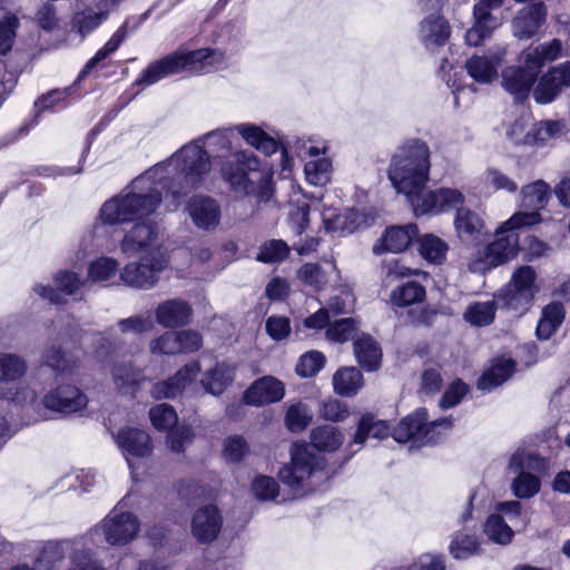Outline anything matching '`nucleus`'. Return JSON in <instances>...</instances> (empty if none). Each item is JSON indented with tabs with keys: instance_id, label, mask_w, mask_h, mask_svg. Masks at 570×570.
<instances>
[{
	"instance_id": "obj_1",
	"label": "nucleus",
	"mask_w": 570,
	"mask_h": 570,
	"mask_svg": "<svg viewBox=\"0 0 570 570\" xmlns=\"http://www.w3.org/2000/svg\"><path fill=\"white\" fill-rule=\"evenodd\" d=\"M209 170L208 153L198 142L187 144L134 179L121 194L105 202L100 219L108 225L144 219L158 208L163 189L170 191L178 206L183 196L203 184Z\"/></svg>"
},
{
	"instance_id": "obj_2",
	"label": "nucleus",
	"mask_w": 570,
	"mask_h": 570,
	"mask_svg": "<svg viewBox=\"0 0 570 570\" xmlns=\"http://www.w3.org/2000/svg\"><path fill=\"white\" fill-rule=\"evenodd\" d=\"M431 168L429 146L419 139H410L393 155L389 168V179L397 193L412 195L423 188Z\"/></svg>"
},
{
	"instance_id": "obj_3",
	"label": "nucleus",
	"mask_w": 570,
	"mask_h": 570,
	"mask_svg": "<svg viewBox=\"0 0 570 570\" xmlns=\"http://www.w3.org/2000/svg\"><path fill=\"white\" fill-rule=\"evenodd\" d=\"M562 45L558 39L538 47H530L522 52L523 67H508L502 72V86L515 100L528 97L541 68L557 59Z\"/></svg>"
},
{
	"instance_id": "obj_4",
	"label": "nucleus",
	"mask_w": 570,
	"mask_h": 570,
	"mask_svg": "<svg viewBox=\"0 0 570 570\" xmlns=\"http://www.w3.org/2000/svg\"><path fill=\"white\" fill-rule=\"evenodd\" d=\"M222 55L210 49L195 51H175L163 59L151 62L136 80V85L148 87L157 81L184 71L200 72L209 70Z\"/></svg>"
},
{
	"instance_id": "obj_5",
	"label": "nucleus",
	"mask_w": 570,
	"mask_h": 570,
	"mask_svg": "<svg viewBox=\"0 0 570 570\" xmlns=\"http://www.w3.org/2000/svg\"><path fill=\"white\" fill-rule=\"evenodd\" d=\"M139 531V521L130 512L115 508L91 531L92 541H105L110 546H125L135 539Z\"/></svg>"
},
{
	"instance_id": "obj_6",
	"label": "nucleus",
	"mask_w": 570,
	"mask_h": 570,
	"mask_svg": "<svg viewBox=\"0 0 570 570\" xmlns=\"http://www.w3.org/2000/svg\"><path fill=\"white\" fill-rule=\"evenodd\" d=\"M519 250V236L517 233L499 235L495 230V239L479 249L469 261L468 268L472 273H485L493 267L513 258Z\"/></svg>"
},
{
	"instance_id": "obj_7",
	"label": "nucleus",
	"mask_w": 570,
	"mask_h": 570,
	"mask_svg": "<svg viewBox=\"0 0 570 570\" xmlns=\"http://www.w3.org/2000/svg\"><path fill=\"white\" fill-rule=\"evenodd\" d=\"M452 426L449 417L428 422V412L425 409H417L413 414L404 417L393 431V439L399 443H405L414 436L426 443L436 442L440 431H448Z\"/></svg>"
},
{
	"instance_id": "obj_8",
	"label": "nucleus",
	"mask_w": 570,
	"mask_h": 570,
	"mask_svg": "<svg viewBox=\"0 0 570 570\" xmlns=\"http://www.w3.org/2000/svg\"><path fill=\"white\" fill-rule=\"evenodd\" d=\"M167 265L166 253L161 248L153 249L139 263L127 264L120 272V278L130 287L148 289L158 283L159 274Z\"/></svg>"
},
{
	"instance_id": "obj_9",
	"label": "nucleus",
	"mask_w": 570,
	"mask_h": 570,
	"mask_svg": "<svg viewBox=\"0 0 570 570\" xmlns=\"http://www.w3.org/2000/svg\"><path fill=\"white\" fill-rule=\"evenodd\" d=\"M544 468V461L537 454L524 450L515 451L509 462V470L519 473L512 483V490L518 498L533 497L540 489L539 479L527 470H540Z\"/></svg>"
},
{
	"instance_id": "obj_10",
	"label": "nucleus",
	"mask_w": 570,
	"mask_h": 570,
	"mask_svg": "<svg viewBox=\"0 0 570 570\" xmlns=\"http://www.w3.org/2000/svg\"><path fill=\"white\" fill-rule=\"evenodd\" d=\"M291 463L278 475L291 488L303 485L312 475L323 469L322 459L305 444H294Z\"/></svg>"
},
{
	"instance_id": "obj_11",
	"label": "nucleus",
	"mask_w": 570,
	"mask_h": 570,
	"mask_svg": "<svg viewBox=\"0 0 570 570\" xmlns=\"http://www.w3.org/2000/svg\"><path fill=\"white\" fill-rule=\"evenodd\" d=\"M538 286L535 272L531 266H521L512 274L507 285L504 299L509 307L520 311L525 309L533 301Z\"/></svg>"
},
{
	"instance_id": "obj_12",
	"label": "nucleus",
	"mask_w": 570,
	"mask_h": 570,
	"mask_svg": "<svg viewBox=\"0 0 570 570\" xmlns=\"http://www.w3.org/2000/svg\"><path fill=\"white\" fill-rule=\"evenodd\" d=\"M225 179L230 187L245 195L255 190V184L263 180L264 174L258 170V160L254 155L237 156V165L223 169Z\"/></svg>"
},
{
	"instance_id": "obj_13",
	"label": "nucleus",
	"mask_w": 570,
	"mask_h": 570,
	"mask_svg": "<svg viewBox=\"0 0 570 570\" xmlns=\"http://www.w3.org/2000/svg\"><path fill=\"white\" fill-rule=\"evenodd\" d=\"M42 404L50 411L69 415L85 410L88 397L76 385L61 384L43 395Z\"/></svg>"
},
{
	"instance_id": "obj_14",
	"label": "nucleus",
	"mask_w": 570,
	"mask_h": 570,
	"mask_svg": "<svg viewBox=\"0 0 570 570\" xmlns=\"http://www.w3.org/2000/svg\"><path fill=\"white\" fill-rule=\"evenodd\" d=\"M185 212L194 226L205 232L216 229L222 218L219 203L215 198L205 195H196L189 198Z\"/></svg>"
},
{
	"instance_id": "obj_15",
	"label": "nucleus",
	"mask_w": 570,
	"mask_h": 570,
	"mask_svg": "<svg viewBox=\"0 0 570 570\" xmlns=\"http://www.w3.org/2000/svg\"><path fill=\"white\" fill-rule=\"evenodd\" d=\"M114 438L130 468L134 459L147 458L154 449L149 434L137 428H121Z\"/></svg>"
},
{
	"instance_id": "obj_16",
	"label": "nucleus",
	"mask_w": 570,
	"mask_h": 570,
	"mask_svg": "<svg viewBox=\"0 0 570 570\" xmlns=\"http://www.w3.org/2000/svg\"><path fill=\"white\" fill-rule=\"evenodd\" d=\"M568 87H570V61L551 68L539 81L533 97L539 104H549L563 88Z\"/></svg>"
},
{
	"instance_id": "obj_17",
	"label": "nucleus",
	"mask_w": 570,
	"mask_h": 570,
	"mask_svg": "<svg viewBox=\"0 0 570 570\" xmlns=\"http://www.w3.org/2000/svg\"><path fill=\"white\" fill-rule=\"evenodd\" d=\"M200 371L202 367L199 362H189L167 381H160L154 384L150 393L153 397L157 400L175 397L198 376Z\"/></svg>"
},
{
	"instance_id": "obj_18",
	"label": "nucleus",
	"mask_w": 570,
	"mask_h": 570,
	"mask_svg": "<svg viewBox=\"0 0 570 570\" xmlns=\"http://www.w3.org/2000/svg\"><path fill=\"white\" fill-rule=\"evenodd\" d=\"M110 377L115 391L128 396H135L146 381L142 370L129 361L115 362L110 368Z\"/></svg>"
},
{
	"instance_id": "obj_19",
	"label": "nucleus",
	"mask_w": 570,
	"mask_h": 570,
	"mask_svg": "<svg viewBox=\"0 0 570 570\" xmlns=\"http://www.w3.org/2000/svg\"><path fill=\"white\" fill-rule=\"evenodd\" d=\"M505 49L498 48L487 56H472L465 62V69L469 76L479 83H491L498 78V70L501 67Z\"/></svg>"
},
{
	"instance_id": "obj_20",
	"label": "nucleus",
	"mask_w": 570,
	"mask_h": 570,
	"mask_svg": "<svg viewBox=\"0 0 570 570\" xmlns=\"http://www.w3.org/2000/svg\"><path fill=\"white\" fill-rule=\"evenodd\" d=\"M156 238L157 232L151 223H137L125 234L120 242V250L129 257L142 252L148 254L158 248L154 246Z\"/></svg>"
},
{
	"instance_id": "obj_21",
	"label": "nucleus",
	"mask_w": 570,
	"mask_h": 570,
	"mask_svg": "<svg viewBox=\"0 0 570 570\" xmlns=\"http://www.w3.org/2000/svg\"><path fill=\"white\" fill-rule=\"evenodd\" d=\"M285 395V386L274 376H264L255 381L245 392L244 400L249 405H265L281 401Z\"/></svg>"
},
{
	"instance_id": "obj_22",
	"label": "nucleus",
	"mask_w": 570,
	"mask_h": 570,
	"mask_svg": "<svg viewBox=\"0 0 570 570\" xmlns=\"http://www.w3.org/2000/svg\"><path fill=\"white\" fill-rule=\"evenodd\" d=\"M547 18V8L544 3L537 2L523 7L512 21L513 35L519 39H529L533 37Z\"/></svg>"
},
{
	"instance_id": "obj_23",
	"label": "nucleus",
	"mask_w": 570,
	"mask_h": 570,
	"mask_svg": "<svg viewBox=\"0 0 570 570\" xmlns=\"http://www.w3.org/2000/svg\"><path fill=\"white\" fill-rule=\"evenodd\" d=\"M193 308L190 304L180 298L167 299L160 303L155 317L157 323L166 328H175L187 325L190 322Z\"/></svg>"
},
{
	"instance_id": "obj_24",
	"label": "nucleus",
	"mask_w": 570,
	"mask_h": 570,
	"mask_svg": "<svg viewBox=\"0 0 570 570\" xmlns=\"http://www.w3.org/2000/svg\"><path fill=\"white\" fill-rule=\"evenodd\" d=\"M222 515L214 505H206L196 511L191 522V533L200 542H210L219 533Z\"/></svg>"
},
{
	"instance_id": "obj_25",
	"label": "nucleus",
	"mask_w": 570,
	"mask_h": 570,
	"mask_svg": "<svg viewBox=\"0 0 570 570\" xmlns=\"http://www.w3.org/2000/svg\"><path fill=\"white\" fill-rule=\"evenodd\" d=\"M454 230L463 242H474L488 235L484 219L470 208H458L454 218Z\"/></svg>"
},
{
	"instance_id": "obj_26",
	"label": "nucleus",
	"mask_w": 570,
	"mask_h": 570,
	"mask_svg": "<svg viewBox=\"0 0 570 570\" xmlns=\"http://www.w3.org/2000/svg\"><path fill=\"white\" fill-rule=\"evenodd\" d=\"M450 35L449 22L439 13H432L421 21L419 36L426 49L444 46Z\"/></svg>"
},
{
	"instance_id": "obj_27",
	"label": "nucleus",
	"mask_w": 570,
	"mask_h": 570,
	"mask_svg": "<svg viewBox=\"0 0 570 570\" xmlns=\"http://www.w3.org/2000/svg\"><path fill=\"white\" fill-rule=\"evenodd\" d=\"M417 235V227L414 224L405 226H393L387 228L380 242L374 246L375 254L384 250L399 253L404 250L411 240Z\"/></svg>"
},
{
	"instance_id": "obj_28",
	"label": "nucleus",
	"mask_w": 570,
	"mask_h": 570,
	"mask_svg": "<svg viewBox=\"0 0 570 570\" xmlns=\"http://www.w3.org/2000/svg\"><path fill=\"white\" fill-rule=\"evenodd\" d=\"M72 549L69 541H48L41 544L36 558L37 570H53Z\"/></svg>"
},
{
	"instance_id": "obj_29",
	"label": "nucleus",
	"mask_w": 570,
	"mask_h": 570,
	"mask_svg": "<svg viewBox=\"0 0 570 570\" xmlns=\"http://www.w3.org/2000/svg\"><path fill=\"white\" fill-rule=\"evenodd\" d=\"M550 199V186L543 180H535L520 190V207L540 213Z\"/></svg>"
},
{
	"instance_id": "obj_30",
	"label": "nucleus",
	"mask_w": 570,
	"mask_h": 570,
	"mask_svg": "<svg viewBox=\"0 0 570 570\" xmlns=\"http://www.w3.org/2000/svg\"><path fill=\"white\" fill-rule=\"evenodd\" d=\"M515 364L510 358L494 360L490 368H488L478 381V387L483 391L492 389L504 383L513 373Z\"/></svg>"
},
{
	"instance_id": "obj_31",
	"label": "nucleus",
	"mask_w": 570,
	"mask_h": 570,
	"mask_svg": "<svg viewBox=\"0 0 570 570\" xmlns=\"http://www.w3.org/2000/svg\"><path fill=\"white\" fill-rule=\"evenodd\" d=\"M354 353L360 365L366 371H374L380 366L382 352L372 336H360L354 343Z\"/></svg>"
},
{
	"instance_id": "obj_32",
	"label": "nucleus",
	"mask_w": 570,
	"mask_h": 570,
	"mask_svg": "<svg viewBox=\"0 0 570 570\" xmlns=\"http://www.w3.org/2000/svg\"><path fill=\"white\" fill-rule=\"evenodd\" d=\"M308 154L316 158L305 164L304 171L307 181L315 186L326 184L330 180L331 160L326 157H318L320 149L317 147H311Z\"/></svg>"
},
{
	"instance_id": "obj_33",
	"label": "nucleus",
	"mask_w": 570,
	"mask_h": 570,
	"mask_svg": "<svg viewBox=\"0 0 570 570\" xmlns=\"http://www.w3.org/2000/svg\"><path fill=\"white\" fill-rule=\"evenodd\" d=\"M333 385L337 394L353 396L363 385V375L355 367L340 368L333 375Z\"/></svg>"
},
{
	"instance_id": "obj_34",
	"label": "nucleus",
	"mask_w": 570,
	"mask_h": 570,
	"mask_svg": "<svg viewBox=\"0 0 570 570\" xmlns=\"http://www.w3.org/2000/svg\"><path fill=\"white\" fill-rule=\"evenodd\" d=\"M425 294V288L421 284L407 282L391 292L390 302L393 306L406 307L423 302Z\"/></svg>"
},
{
	"instance_id": "obj_35",
	"label": "nucleus",
	"mask_w": 570,
	"mask_h": 570,
	"mask_svg": "<svg viewBox=\"0 0 570 570\" xmlns=\"http://www.w3.org/2000/svg\"><path fill=\"white\" fill-rule=\"evenodd\" d=\"M232 380V366L222 363L217 364L214 368L205 373L204 377L202 379V384L208 393L219 395L224 392Z\"/></svg>"
},
{
	"instance_id": "obj_36",
	"label": "nucleus",
	"mask_w": 570,
	"mask_h": 570,
	"mask_svg": "<svg viewBox=\"0 0 570 570\" xmlns=\"http://www.w3.org/2000/svg\"><path fill=\"white\" fill-rule=\"evenodd\" d=\"M41 363L50 367L58 376L71 375L76 366L75 361L57 346H49L43 351Z\"/></svg>"
},
{
	"instance_id": "obj_37",
	"label": "nucleus",
	"mask_w": 570,
	"mask_h": 570,
	"mask_svg": "<svg viewBox=\"0 0 570 570\" xmlns=\"http://www.w3.org/2000/svg\"><path fill=\"white\" fill-rule=\"evenodd\" d=\"M563 320V307L560 303H551L542 311L537 326V335L548 340L557 331Z\"/></svg>"
},
{
	"instance_id": "obj_38",
	"label": "nucleus",
	"mask_w": 570,
	"mask_h": 570,
	"mask_svg": "<svg viewBox=\"0 0 570 570\" xmlns=\"http://www.w3.org/2000/svg\"><path fill=\"white\" fill-rule=\"evenodd\" d=\"M26 360L14 353H0V382H16L27 373Z\"/></svg>"
},
{
	"instance_id": "obj_39",
	"label": "nucleus",
	"mask_w": 570,
	"mask_h": 570,
	"mask_svg": "<svg viewBox=\"0 0 570 570\" xmlns=\"http://www.w3.org/2000/svg\"><path fill=\"white\" fill-rule=\"evenodd\" d=\"M411 203L415 215L439 214V190H426L425 186L412 195H405Z\"/></svg>"
},
{
	"instance_id": "obj_40",
	"label": "nucleus",
	"mask_w": 570,
	"mask_h": 570,
	"mask_svg": "<svg viewBox=\"0 0 570 570\" xmlns=\"http://www.w3.org/2000/svg\"><path fill=\"white\" fill-rule=\"evenodd\" d=\"M497 312L494 301L475 302L468 306L463 314V318L472 326H487L490 325Z\"/></svg>"
},
{
	"instance_id": "obj_41",
	"label": "nucleus",
	"mask_w": 570,
	"mask_h": 570,
	"mask_svg": "<svg viewBox=\"0 0 570 570\" xmlns=\"http://www.w3.org/2000/svg\"><path fill=\"white\" fill-rule=\"evenodd\" d=\"M508 139L515 145H533L537 144L534 131V122L530 116H522L517 119L507 129Z\"/></svg>"
},
{
	"instance_id": "obj_42",
	"label": "nucleus",
	"mask_w": 570,
	"mask_h": 570,
	"mask_svg": "<svg viewBox=\"0 0 570 570\" xmlns=\"http://www.w3.org/2000/svg\"><path fill=\"white\" fill-rule=\"evenodd\" d=\"M238 131L249 145L265 155H272L278 148L276 140L268 137L259 127L242 125Z\"/></svg>"
},
{
	"instance_id": "obj_43",
	"label": "nucleus",
	"mask_w": 570,
	"mask_h": 570,
	"mask_svg": "<svg viewBox=\"0 0 570 570\" xmlns=\"http://www.w3.org/2000/svg\"><path fill=\"white\" fill-rule=\"evenodd\" d=\"M390 429L384 421L374 420L371 415H364L354 436V443L363 444L366 439H384L389 435Z\"/></svg>"
},
{
	"instance_id": "obj_44",
	"label": "nucleus",
	"mask_w": 570,
	"mask_h": 570,
	"mask_svg": "<svg viewBox=\"0 0 570 570\" xmlns=\"http://www.w3.org/2000/svg\"><path fill=\"white\" fill-rule=\"evenodd\" d=\"M343 443L341 432L331 425L315 429L312 432V444L320 451L332 452L337 450Z\"/></svg>"
},
{
	"instance_id": "obj_45",
	"label": "nucleus",
	"mask_w": 570,
	"mask_h": 570,
	"mask_svg": "<svg viewBox=\"0 0 570 570\" xmlns=\"http://www.w3.org/2000/svg\"><path fill=\"white\" fill-rule=\"evenodd\" d=\"M448 249L446 243L435 235L426 234L420 239V254L431 263L441 264Z\"/></svg>"
},
{
	"instance_id": "obj_46",
	"label": "nucleus",
	"mask_w": 570,
	"mask_h": 570,
	"mask_svg": "<svg viewBox=\"0 0 570 570\" xmlns=\"http://www.w3.org/2000/svg\"><path fill=\"white\" fill-rule=\"evenodd\" d=\"M126 30L124 28L118 29L112 37L107 41V43L99 49L96 55L88 60L83 69L79 73V78L88 75L92 69H95L99 62L107 59L112 52H115L121 42L125 40Z\"/></svg>"
},
{
	"instance_id": "obj_47",
	"label": "nucleus",
	"mask_w": 570,
	"mask_h": 570,
	"mask_svg": "<svg viewBox=\"0 0 570 570\" xmlns=\"http://www.w3.org/2000/svg\"><path fill=\"white\" fill-rule=\"evenodd\" d=\"M541 219V214L537 210H519L499 226V235L515 233L518 229L539 224Z\"/></svg>"
},
{
	"instance_id": "obj_48",
	"label": "nucleus",
	"mask_w": 570,
	"mask_h": 570,
	"mask_svg": "<svg viewBox=\"0 0 570 570\" xmlns=\"http://www.w3.org/2000/svg\"><path fill=\"white\" fill-rule=\"evenodd\" d=\"M484 532L491 541L499 544H508L513 538L512 529L499 514H491L488 518L484 524Z\"/></svg>"
},
{
	"instance_id": "obj_49",
	"label": "nucleus",
	"mask_w": 570,
	"mask_h": 570,
	"mask_svg": "<svg viewBox=\"0 0 570 570\" xmlns=\"http://www.w3.org/2000/svg\"><path fill=\"white\" fill-rule=\"evenodd\" d=\"M482 179L484 185L493 191L514 194L518 190V183L494 167L488 168L483 173Z\"/></svg>"
},
{
	"instance_id": "obj_50",
	"label": "nucleus",
	"mask_w": 570,
	"mask_h": 570,
	"mask_svg": "<svg viewBox=\"0 0 570 570\" xmlns=\"http://www.w3.org/2000/svg\"><path fill=\"white\" fill-rule=\"evenodd\" d=\"M312 420V415L306 405L302 403L293 404L286 412V426L292 432L303 431Z\"/></svg>"
},
{
	"instance_id": "obj_51",
	"label": "nucleus",
	"mask_w": 570,
	"mask_h": 570,
	"mask_svg": "<svg viewBox=\"0 0 570 570\" xmlns=\"http://www.w3.org/2000/svg\"><path fill=\"white\" fill-rule=\"evenodd\" d=\"M356 328L354 318H342L330 324L326 336L332 342L344 343L355 335Z\"/></svg>"
},
{
	"instance_id": "obj_52",
	"label": "nucleus",
	"mask_w": 570,
	"mask_h": 570,
	"mask_svg": "<svg viewBox=\"0 0 570 570\" xmlns=\"http://www.w3.org/2000/svg\"><path fill=\"white\" fill-rule=\"evenodd\" d=\"M149 416L153 425L158 430H167L177 423V413L173 406L161 403L150 409Z\"/></svg>"
},
{
	"instance_id": "obj_53",
	"label": "nucleus",
	"mask_w": 570,
	"mask_h": 570,
	"mask_svg": "<svg viewBox=\"0 0 570 570\" xmlns=\"http://www.w3.org/2000/svg\"><path fill=\"white\" fill-rule=\"evenodd\" d=\"M479 543L474 537L466 534H456L449 547L450 553L455 559H468L475 554Z\"/></svg>"
},
{
	"instance_id": "obj_54",
	"label": "nucleus",
	"mask_w": 570,
	"mask_h": 570,
	"mask_svg": "<svg viewBox=\"0 0 570 570\" xmlns=\"http://www.w3.org/2000/svg\"><path fill=\"white\" fill-rule=\"evenodd\" d=\"M289 247L284 240L272 239L266 242L257 255V259L264 263H276L287 257Z\"/></svg>"
},
{
	"instance_id": "obj_55",
	"label": "nucleus",
	"mask_w": 570,
	"mask_h": 570,
	"mask_svg": "<svg viewBox=\"0 0 570 570\" xmlns=\"http://www.w3.org/2000/svg\"><path fill=\"white\" fill-rule=\"evenodd\" d=\"M324 363L325 357L321 352H307L301 356L296 365V373L302 377H311L323 367Z\"/></svg>"
},
{
	"instance_id": "obj_56",
	"label": "nucleus",
	"mask_w": 570,
	"mask_h": 570,
	"mask_svg": "<svg viewBox=\"0 0 570 570\" xmlns=\"http://www.w3.org/2000/svg\"><path fill=\"white\" fill-rule=\"evenodd\" d=\"M117 327L122 334H144L154 328V323L149 316L134 315L120 320Z\"/></svg>"
},
{
	"instance_id": "obj_57",
	"label": "nucleus",
	"mask_w": 570,
	"mask_h": 570,
	"mask_svg": "<svg viewBox=\"0 0 570 570\" xmlns=\"http://www.w3.org/2000/svg\"><path fill=\"white\" fill-rule=\"evenodd\" d=\"M176 332H166L149 343L153 354L176 355L180 354Z\"/></svg>"
},
{
	"instance_id": "obj_58",
	"label": "nucleus",
	"mask_w": 570,
	"mask_h": 570,
	"mask_svg": "<svg viewBox=\"0 0 570 570\" xmlns=\"http://www.w3.org/2000/svg\"><path fill=\"white\" fill-rule=\"evenodd\" d=\"M252 490L261 501L274 500L278 495L279 487L272 476L259 475L254 479Z\"/></svg>"
},
{
	"instance_id": "obj_59",
	"label": "nucleus",
	"mask_w": 570,
	"mask_h": 570,
	"mask_svg": "<svg viewBox=\"0 0 570 570\" xmlns=\"http://www.w3.org/2000/svg\"><path fill=\"white\" fill-rule=\"evenodd\" d=\"M118 271V263L114 258L100 257L89 266V276L94 281H108L111 276L116 275Z\"/></svg>"
},
{
	"instance_id": "obj_60",
	"label": "nucleus",
	"mask_w": 570,
	"mask_h": 570,
	"mask_svg": "<svg viewBox=\"0 0 570 570\" xmlns=\"http://www.w3.org/2000/svg\"><path fill=\"white\" fill-rule=\"evenodd\" d=\"M385 282L393 283L402 278L419 276L424 274L417 268H411L400 259H392L384 264Z\"/></svg>"
},
{
	"instance_id": "obj_61",
	"label": "nucleus",
	"mask_w": 570,
	"mask_h": 570,
	"mask_svg": "<svg viewBox=\"0 0 570 570\" xmlns=\"http://www.w3.org/2000/svg\"><path fill=\"white\" fill-rule=\"evenodd\" d=\"M19 20L14 16H9L0 20V53L6 55L12 48L16 38V30Z\"/></svg>"
},
{
	"instance_id": "obj_62",
	"label": "nucleus",
	"mask_w": 570,
	"mask_h": 570,
	"mask_svg": "<svg viewBox=\"0 0 570 570\" xmlns=\"http://www.w3.org/2000/svg\"><path fill=\"white\" fill-rule=\"evenodd\" d=\"M106 17V12H96L91 9H87L76 14L75 23L78 26L79 32L85 36L95 30Z\"/></svg>"
},
{
	"instance_id": "obj_63",
	"label": "nucleus",
	"mask_w": 570,
	"mask_h": 570,
	"mask_svg": "<svg viewBox=\"0 0 570 570\" xmlns=\"http://www.w3.org/2000/svg\"><path fill=\"white\" fill-rule=\"evenodd\" d=\"M439 190V205L440 213L451 209L463 208L465 197L459 189L455 188H440Z\"/></svg>"
},
{
	"instance_id": "obj_64",
	"label": "nucleus",
	"mask_w": 570,
	"mask_h": 570,
	"mask_svg": "<svg viewBox=\"0 0 570 570\" xmlns=\"http://www.w3.org/2000/svg\"><path fill=\"white\" fill-rule=\"evenodd\" d=\"M180 354L197 352L203 346V336L195 330L176 331Z\"/></svg>"
}]
</instances>
